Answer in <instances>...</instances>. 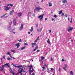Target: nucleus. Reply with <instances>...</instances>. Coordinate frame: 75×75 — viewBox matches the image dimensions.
<instances>
[{"mask_svg": "<svg viewBox=\"0 0 75 75\" xmlns=\"http://www.w3.org/2000/svg\"><path fill=\"white\" fill-rule=\"evenodd\" d=\"M57 17V15H55L54 16V17H55V18H56V17Z\"/></svg>", "mask_w": 75, "mask_h": 75, "instance_id": "38", "label": "nucleus"}, {"mask_svg": "<svg viewBox=\"0 0 75 75\" xmlns=\"http://www.w3.org/2000/svg\"><path fill=\"white\" fill-rule=\"evenodd\" d=\"M31 45L32 46V47H34V46L36 45V43H32L31 44Z\"/></svg>", "mask_w": 75, "mask_h": 75, "instance_id": "13", "label": "nucleus"}, {"mask_svg": "<svg viewBox=\"0 0 75 75\" xmlns=\"http://www.w3.org/2000/svg\"><path fill=\"white\" fill-rule=\"evenodd\" d=\"M40 10H42V8H41V7L40 6H38L37 7L35 8V10H38V11H39Z\"/></svg>", "mask_w": 75, "mask_h": 75, "instance_id": "4", "label": "nucleus"}, {"mask_svg": "<svg viewBox=\"0 0 75 75\" xmlns=\"http://www.w3.org/2000/svg\"><path fill=\"white\" fill-rule=\"evenodd\" d=\"M64 67L65 68H67V65H65Z\"/></svg>", "mask_w": 75, "mask_h": 75, "instance_id": "53", "label": "nucleus"}, {"mask_svg": "<svg viewBox=\"0 0 75 75\" xmlns=\"http://www.w3.org/2000/svg\"><path fill=\"white\" fill-rule=\"evenodd\" d=\"M23 24H22L21 25V27L20 28V30H21L22 29H23Z\"/></svg>", "mask_w": 75, "mask_h": 75, "instance_id": "9", "label": "nucleus"}, {"mask_svg": "<svg viewBox=\"0 0 75 75\" xmlns=\"http://www.w3.org/2000/svg\"><path fill=\"white\" fill-rule=\"evenodd\" d=\"M69 28L68 29L67 31L69 32V31H72V30H73V28L71 27H69Z\"/></svg>", "mask_w": 75, "mask_h": 75, "instance_id": "5", "label": "nucleus"}, {"mask_svg": "<svg viewBox=\"0 0 75 75\" xmlns=\"http://www.w3.org/2000/svg\"><path fill=\"white\" fill-rule=\"evenodd\" d=\"M16 45L17 47V48H18L19 47H20V43L18 42L15 44Z\"/></svg>", "mask_w": 75, "mask_h": 75, "instance_id": "7", "label": "nucleus"}, {"mask_svg": "<svg viewBox=\"0 0 75 75\" xmlns=\"http://www.w3.org/2000/svg\"><path fill=\"white\" fill-rule=\"evenodd\" d=\"M16 24H17L16 22H13V24L14 25H16Z\"/></svg>", "mask_w": 75, "mask_h": 75, "instance_id": "29", "label": "nucleus"}, {"mask_svg": "<svg viewBox=\"0 0 75 75\" xmlns=\"http://www.w3.org/2000/svg\"><path fill=\"white\" fill-rule=\"evenodd\" d=\"M11 52H15V50H11Z\"/></svg>", "mask_w": 75, "mask_h": 75, "instance_id": "46", "label": "nucleus"}, {"mask_svg": "<svg viewBox=\"0 0 75 75\" xmlns=\"http://www.w3.org/2000/svg\"><path fill=\"white\" fill-rule=\"evenodd\" d=\"M21 71H23V69H21Z\"/></svg>", "mask_w": 75, "mask_h": 75, "instance_id": "56", "label": "nucleus"}, {"mask_svg": "<svg viewBox=\"0 0 75 75\" xmlns=\"http://www.w3.org/2000/svg\"><path fill=\"white\" fill-rule=\"evenodd\" d=\"M62 2L63 3H67V0H64V1H62Z\"/></svg>", "mask_w": 75, "mask_h": 75, "instance_id": "24", "label": "nucleus"}, {"mask_svg": "<svg viewBox=\"0 0 75 75\" xmlns=\"http://www.w3.org/2000/svg\"><path fill=\"white\" fill-rule=\"evenodd\" d=\"M24 45H28V44H27V43H24Z\"/></svg>", "mask_w": 75, "mask_h": 75, "instance_id": "40", "label": "nucleus"}, {"mask_svg": "<svg viewBox=\"0 0 75 75\" xmlns=\"http://www.w3.org/2000/svg\"><path fill=\"white\" fill-rule=\"evenodd\" d=\"M62 62H63V61H64V59H62Z\"/></svg>", "mask_w": 75, "mask_h": 75, "instance_id": "58", "label": "nucleus"}, {"mask_svg": "<svg viewBox=\"0 0 75 75\" xmlns=\"http://www.w3.org/2000/svg\"><path fill=\"white\" fill-rule=\"evenodd\" d=\"M28 34H30V32H28Z\"/></svg>", "mask_w": 75, "mask_h": 75, "instance_id": "62", "label": "nucleus"}, {"mask_svg": "<svg viewBox=\"0 0 75 75\" xmlns=\"http://www.w3.org/2000/svg\"><path fill=\"white\" fill-rule=\"evenodd\" d=\"M46 20H47V18H45V21H46Z\"/></svg>", "mask_w": 75, "mask_h": 75, "instance_id": "55", "label": "nucleus"}, {"mask_svg": "<svg viewBox=\"0 0 75 75\" xmlns=\"http://www.w3.org/2000/svg\"><path fill=\"white\" fill-rule=\"evenodd\" d=\"M10 57H11V58H13V57H12V56H11V54H10V55H9Z\"/></svg>", "mask_w": 75, "mask_h": 75, "instance_id": "50", "label": "nucleus"}, {"mask_svg": "<svg viewBox=\"0 0 75 75\" xmlns=\"http://www.w3.org/2000/svg\"><path fill=\"white\" fill-rule=\"evenodd\" d=\"M7 14V13H5L4 15L3 16H1V18H3V17H4L5 16H6V15Z\"/></svg>", "mask_w": 75, "mask_h": 75, "instance_id": "21", "label": "nucleus"}, {"mask_svg": "<svg viewBox=\"0 0 75 75\" xmlns=\"http://www.w3.org/2000/svg\"><path fill=\"white\" fill-rule=\"evenodd\" d=\"M14 10H12L11 11H10L9 14L10 15H13L14 14Z\"/></svg>", "mask_w": 75, "mask_h": 75, "instance_id": "6", "label": "nucleus"}, {"mask_svg": "<svg viewBox=\"0 0 75 75\" xmlns=\"http://www.w3.org/2000/svg\"><path fill=\"white\" fill-rule=\"evenodd\" d=\"M12 74L13 75H14V74H15V73H12Z\"/></svg>", "mask_w": 75, "mask_h": 75, "instance_id": "60", "label": "nucleus"}, {"mask_svg": "<svg viewBox=\"0 0 75 75\" xmlns=\"http://www.w3.org/2000/svg\"><path fill=\"white\" fill-rule=\"evenodd\" d=\"M62 11L61 10V11H60V12L59 13V14H61V13H62Z\"/></svg>", "mask_w": 75, "mask_h": 75, "instance_id": "31", "label": "nucleus"}, {"mask_svg": "<svg viewBox=\"0 0 75 75\" xmlns=\"http://www.w3.org/2000/svg\"><path fill=\"white\" fill-rule=\"evenodd\" d=\"M47 42L49 44H50V39H48V40L47 41Z\"/></svg>", "mask_w": 75, "mask_h": 75, "instance_id": "26", "label": "nucleus"}, {"mask_svg": "<svg viewBox=\"0 0 75 75\" xmlns=\"http://www.w3.org/2000/svg\"><path fill=\"white\" fill-rule=\"evenodd\" d=\"M31 66V65H30V66H28V67H29V68H30V67Z\"/></svg>", "mask_w": 75, "mask_h": 75, "instance_id": "63", "label": "nucleus"}, {"mask_svg": "<svg viewBox=\"0 0 75 75\" xmlns=\"http://www.w3.org/2000/svg\"><path fill=\"white\" fill-rule=\"evenodd\" d=\"M33 30L34 28H33L32 27H31V29L30 30V32H33Z\"/></svg>", "mask_w": 75, "mask_h": 75, "instance_id": "14", "label": "nucleus"}, {"mask_svg": "<svg viewBox=\"0 0 75 75\" xmlns=\"http://www.w3.org/2000/svg\"><path fill=\"white\" fill-rule=\"evenodd\" d=\"M7 14V13H5L4 15L3 16H1V18H3V17H4L5 16H6V15Z\"/></svg>", "mask_w": 75, "mask_h": 75, "instance_id": "19", "label": "nucleus"}, {"mask_svg": "<svg viewBox=\"0 0 75 75\" xmlns=\"http://www.w3.org/2000/svg\"><path fill=\"white\" fill-rule=\"evenodd\" d=\"M21 72H22V71H21V70L20 71H19V73L20 74H22V73H21Z\"/></svg>", "mask_w": 75, "mask_h": 75, "instance_id": "41", "label": "nucleus"}, {"mask_svg": "<svg viewBox=\"0 0 75 75\" xmlns=\"http://www.w3.org/2000/svg\"><path fill=\"white\" fill-rule=\"evenodd\" d=\"M49 31H50L49 33H51V30H49Z\"/></svg>", "mask_w": 75, "mask_h": 75, "instance_id": "54", "label": "nucleus"}, {"mask_svg": "<svg viewBox=\"0 0 75 75\" xmlns=\"http://www.w3.org/2000/svg\"><path fill=\"white\" fill-rule=\"evenodd\" d=\"M40 52V50H37V51H36L37 52Z\"/></svg>", "mask_w": 75, "mask_h": 75, "instance_id": "49", "label": "nucleus"}, {"mask_svg": "<svg viewBox=\"0 0 75 75\" xmlns=\"http://www.w3.org/2000/svg\"><path fill=\"white\" fill-rule=\"evenodd\" d=\"M60 70H61V69H60V68H59V71H60Z\"/></svg>", "mask_w": 75, "mask_h": 75, "instance_id": "59", "label": "nucleus"}, {"mask_svg": "<svg viewBox=\"0 0 75 75\" xmlns=\"http://www.w3.org/2000/svg\"><path fill=\"white\" fill-rule=\"evenodd\" d=\"M63 16H64V13H62V14H61V16L62 17H63Z\"/></svg>", "mask_w": 75, "mask_h": 75, "instance_id": "35", "label": "nucleus"}, {"mask_svg": "<svg viewBox=\"0 0 75 75\" xmlns=\"http://www.w3.org/2000/svg\"><path fill=\"white\" fill-rule=\"evenodd\" d=\"M13 67H16V68H17V67H18V68H20V67H22V66H21V65L16 66V65H15L14 64H13Z\"/></svg>", "mask_w": 75, "mask_h": 75, "instance_id": "10", "label": "nucleus"}, {"mask_svg": "<svg viewBox=\"0 0 75 75\" xmlns=\"http://www.w3.org/2000/svg\"><path fill=\"white\" fill-rule=\"evenodd\" d=\"M51 69L50 71L51 72H52V71H53V70H54V69L52 68H51Z\"/></svg>", "mask_w": 75, "mask_h": 75, "instance_id": "33", "label": "nucleus"}, {"mask_svg": "<svg viewBox=\"0 0 75 75\" xmlns=\"http://www.w3.org/2000/svg\"><path fill=\"white\" fill-rule=\"evenodd\" d=\"M49 7H51V6H52V4L51 3H50L49 4Z\"/></svg>", "mask_w": 75, "mask_h": 75, "instance_id": "23", "label": "nucleus"}, {"mask_svg": "<svg viewBox=\"0 0 75 75\" xmlns=\"http://www.w3.org/2000/svg\"><path fill=\"white\" fill-rule=\"evenodd\" d=\"M38 24H36V27H37V28L38 27Z\"/></svg>", "mask_w": 75, "mask_h": 75, "instance_id": "39", "label": "nucleus"}, {"mask_svg": "<svg viewBox=\"0 0 75 75\" xmlns=\"http://www.w3.org/2000/svg\"><path fill=\"white\" fill-rule=\"evenodd\" d=\"M45 59V57H41V59H42V60H43L44 59Z\"/></svg>", "mask_w": 75, "mask_h": 75, "instance_id": "28", "label": "nucleus"}, {"mask_svg": "<svg viewBox=\"0 0 75 75\" xmlns=\"http://www.w3.org/2000/svg\"><path fill=\"white\" fill-rule=\"evenodd\" d=\"M25 46H24V47H22V48L21 49V50H23L25 48Z\"/></svg>", "mask_w": 75, "mask_h": 75, "instance_id": "17", "label": "nucleus"}, {"mask_svg": "<svg viewBox=\"0 0 75 75\" xmlns=\"http://www.w3.org/2000/svg\"><path fill=\"white\" fill-rule=\"evenodd\" d=\"M7 54H8V55H9L11 54H10V53L8 52H7Z\"/></svg>", "mask_w": 75, "mask_h": 75, "instance_id": "44", "label": "nucleus"}, {"mask_svg": "<svg viewBox=\"0 0 75 75\" xmlns=\"http://www.w3.org/2000/svg\"><path fill=\"white\" fill-rule=\"evenodd\" d=\"M18 41H19V42H21V39H20V40H18Z\"/></svg>", "mask_w": 75, "mask_h": 75, "instance_id": "48", "label": "nucleus"}, {"mask_svg": "<svg viewBox=\"0 0 75 75\" xmlns=\"http://www.w3.org/2000/svg\"><path fill=\"white\" fill-rule=\"evenodd\" d=\"M44 14L40 15L38 16V18H40V21L42 20V19L43 18V16H44Z\"/></svg>", "mask_w": 75, "mask_h": 75, "instance_id": "2", "label": "nucleus"}, {"mask_svg": "<svg viewBox=\"0 0 75 75\" xmlns=\"http://www.w3.org/2000/svg\"><path fill=\"white\" fill-rule=\"evenodd\" d=\"M7 14V13H5L4 15L3 16H1V18H3V17H4L5 16H6V15Z\"/></svg>", "mask_w": 75, "mask_h": 75, "instance_id": "20", "label": "nucleus"}, {"mask_svg": "<svg viewBox=\"0 0 75 75\" xmlns=\"http://www.w3.org/2000/svg\"><path fill=\"white\" fill-rule=\"evenodd\" d=\"M9 24L10 25H11V24H12V21H11V22L9 23Z\"/></svg>", "mask_w": 75, "mask_h": 75, "instance_id": "30", "label": "nucleus"}, {"mask_svg": "<svg viewBox=\"0 0 75 75\" xmlns=\"http://www.w3.org/2000/svg\"><path fill=\"white\" fill-rule=\"evenodd\" d=\"M5 64H4V65H2V68H4V67H5Z\"/></svg>", "mask_w": 75, "mask_h": 75, "instance_id": "47", "label": "nucleus"}, {"mask_svg": "<svg viewBox=\"0 0 75 75\" xmlns=\"http://www.w3.org/2000/svg\"><path fill=\"white\" fill-rule=\"evenodd\" d=\"M28 14H30V15H31V12H28Z\"/></svg>", "mask_w": 75, "mask_h": 75, "instance_id": "37", "label": "nucleus"}, {"mask_svg": "<svg viewBox=\"0 0 75 75\" xmlns=\"http://www.w3.org/2000/svg\"><path fill=\"white\" fill-rule=\"evenodd\" d=\"M29 75H31V73H32V72H30V71H29Z\"/></svg>", "mask_w": 75, "mask_h": 75, "instance_id": "43", "label": "nucleus"}, {"mask_svg": "<svg viewBox=\"0 0 75 75\" xmlns=\"http://www.w3.org/2000/svg\"><path fill=\"white\" fill-rule=\"evenodd\" d=\"M7 59L8 60H12V59L10 58V57H7Z\"/></svg>", "mask_w": 75, "mask_h": 75, "instance_id": "18", "label": "nucleus"}, {"mask_svg": "<svg viewBox=\"0 0 75 75\" xmlns=\"http://www.w3.org/2000/svg\"><path fill=\"white\" fill-rule=\"evenodd\" d=\"M38 39H39V37H38L36 39V40H35L34 41V43H36V42H37V41H38Z\"/></svg>", "mask_w": 75, "mask_h": 75, "instance_id": "12", "label": "nucleus"}, {"mask_svg": "<svg viewBox=\"0 0 75 75\" xmlns=\"http://www.w3.org/2000/svg\"><path fill=\"white\" fill-rule=\"evenodd\" d=\"M0 68H1L0 69V71H2V72H4V67H0Z\"/></svg>", "mask_w": 75, "mask_h": 75, "instance_id": "8", "label": "nucleus"}, {"mask_svg": "<svg viewBox=\"0 0 75 75\" xmlns=\"http://www.w3.org/2000/svg\"><path fill=\"white\" fill-rule=\"evenodd\" d=\"M64 16L65 17H67V16H68V15H65Z\"/></svg>", "mask_w": 75, "mask_h": 75, "instance_id": "45", "label": "nucleus"}, {"mask_svg": "<svg viewBox=\"0 0 75 75\" xmlns=\"http://www.w3.org/2000/svg\"><path fill=\"white\" fill-rule=\"evenodd\" d=\"M21 15H22V13L21 12H20L18 14V17H21Z\"/></svg>", "mask_w": 75, "mask_h": 75, "instance_id": "11", "label": "nucleus"}, {"mask_svg": "<svg viewBox=\"0 0 75 75\" xmlns=\"http://www.w3.org/2000/svg\"><path fill=\"white\" fill-rule=\"evenodd\" d=\"M4 7L5 8H4V10L5 11H7L8 10H9L10 8H11V7H9L8 8V7L7 6H4Z\"/></svg>", "mask_w": 75, "mask_h": 75, "instance_id": "3", "label": "nucleus"}, {"mask_svg": "<svg viewBox=\"0 0 75 75\" xmlns=\"http://www.w3.org/2000/svg\"><path fill=\"white\" fill-rule=\"evenodd\" d=\"M16 18H15V19H14L13 20V22H16Z\"/></svg>", "mask_w": 75, "mask_h": 75, "instance_id": "32", "label": "nucleus"}, {"mask_svg": "<svg viewBox=\"0 0 75 75\" xmlns=\"http://www.w3.org/2000/svg\"><path fill=\"white\" fill-rule=\"evenodd\" d=\"M71 21H70V23H72V18H71Z\"/></svg>", "mask_w": 75, "mask_h": 75, "instance_id": "34", "label": "nucleus"}, {"mask_svg": "<svg viewBox=\"0 0 75 75\" xmlns=\"http://www.w3.org/2000/svg\"><path fill=\"white\" fill-rule=\"evenodd\" d=\"M70 75H74V73H73V72H72V71H71L70 72Z\"/></svg>", "mask_w": 75, "mask_h": 75, "instance_id": "22", "label": "nucleus"}, {"mask_svg": "<svg viewBox=\"0 0 75 75\" xmlns=\"http://www.w3.org/2000/svg\"><path fill=\"white\" fill-rule=\"evenodd\" d=\"M30 67L29 69L28 72H33V71H34V69H33V66L32 65H30Z\"/></svg>", "mask_w": 75, "mask_h": 75, "instance_id": "1", "label": "nucleus"}, {"mask_svg": "<svg viewBox=\"0 0 75 75\" xmlns=\"http://www.w3.org/2000/svg\"><path fill=\"white\" fill-rule=\"evenodd\" d=\"M37 49H38V46H37L34 49L33 51H35L37 50Z\"/></svg>", "mask_w": 75, "mask_h": 75, "instance_id": "16", "label": "nucleus"}, {"mask_svg": "<svg viewBox=\"0 0 75 75\" xmlns=\"http://www.w3.org/2000/svg\"><path fill=\"white\" fill-rule=\"evenodd\" d=\"M50 69H49L47 68V72H48V73H50Z\"/></svg>", "mask_w": 75, "mask_h": 75, "instance_id": "27", "label": "nucleus"}, {"mask_svg": "<svg viewBox=\"0 0 75 75\" xmlns=\"http://www.w3.org/2000/svg\"><path fill=\"white\" fill-rule=\"evenodd\" d=\"M63 68L64 70L67 71V69H66V68H65L64 67H63Z\"/></svg>", "mask_w": 75, "mask_h": 75, "instance_id": "42", "label": "nucleus"}, {"mask_svg": "<svg viewBox=\"0 0 75 75\" xmlns=\"http://www.w3.org/2000/svg\"><path fill=\"white\" fill-rule=\"evenodd\" d=\"M5 66L6 65L7 66H8V63L5 64Z\"/></svg>", "mask_w": 75, "mask_h": 75, "instance_id": "36", "label": "nucleus"}, {"mask_svg": "<svg viewBox=\"0 0 75 75\" xmlns=\"http://www.w3.org/2000/svg\"><path fill=\"white\" fill-rule=\"evenodd\" d=\"M37 31H38V33H40V29H38Z\"/></svg>", "mask_w": 75, "mask_h": 75, "instance_id": "52", "label": "nucleus"}, {"mask_svg": "<svg viewBox=\"0 0 75 75\" xmlns=\"http://www.w3.org/2000/svg\"><path fill=\"white\" fill-rule=\"evenodd\" d=\"M2 58H4V59H5V56H4Z\"/></svg>", "mask_w": 75, "mask_h": 75, "instance_id": "57", "label": "nucleus"}, {"mask_svg": "<svg viewBox=\"0 0 75 75\" xmlns=\"http://www.w3.org/2000/svg\"><path fill=\"white\" fill-rule=\"evenodd\" d=\"M51 60L52 61H53V59H52V57H51Z\"/></svg>", "mask_w": 75, "mask_h": 75, "instance_id": "51", "label": "nucleus"}, {"mask_svg": "<svg viewBox=\"0 0 75 75\" xmlns=\"http://www.w3.org/2000/svg\"><path fill=\"white\" fill-rule=\"evenodd\" d=\"M52 21H54V18H52Z\"/></svg>", "mask_w": 75, "mask_h": 75, "instance_id": "61", "label": "nucleus"}, {"mask_svg": "<svg viewBox=\"0 0 75 75\" xmlns=\"http://www.w3.org/2000/svg\"><path fill=\"white\" fill-rule=\"evenodd\" d=\"M71 42H73V40H71Z\"/></svg>", "mask_w": 75, "mask_h": 75, "instance_id": "64", "label": "nucleus"}, {"mask_svg": "<svg viewBox=\"0 0 75 75\" xmlns=\"http://www.w3.org/2000/svg\"><path fill=\"white\" fill-rule=\"evenodd\" d=\"M42 71H44V70H45V67H42Z\"/></svg>", "mask_w": 75, "mask_h": 75, "instance_id": "25", "label": "nucleus"}, {"mask_svg": "<svg viewBox=\"0 0 75 75\" xmlns=\"http://www.w3.org/2000/svg\"><path fill=\"white\" fill-rule=\"evenodd\" d=\"M7 6H11V7H13V5L11 4H7Z\"/></svg>", "mask_w": 75, "mask_h": 75, "instance_id": "15", "label": "nucleus"}]
</instances>
